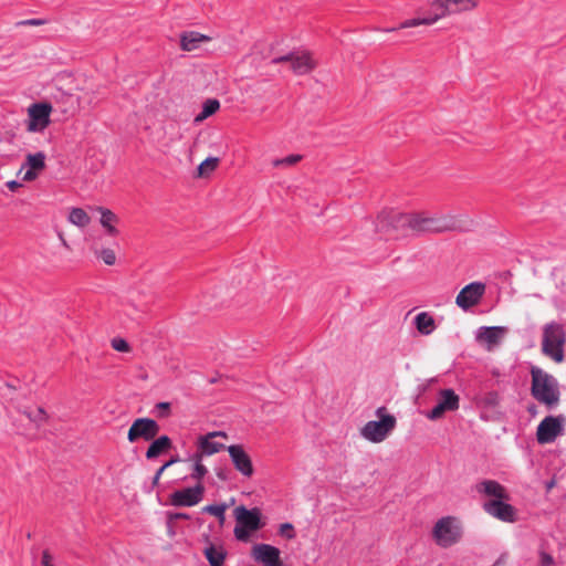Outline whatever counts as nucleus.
<instances>
[{
	"instance_id": "nucleus-1",
	"label": "nucleus",
	"mask_w": 566,
	"mask_h": 566,
	"mask_svg": "<svg viewBox=\"0 0 566 566\" xmlns=\"http://www.w3.org/2000/svg\"><path fill=\"white\" fill-rule=\"evenodd\" d=\"M412 234L467 230L472 226V221L465 216L437 214L426 211L412 212Z\"/></svg>"
},
{
	"instance_id": "nucleus-2",
	"label": "nucleus",
	"mask_w": 566,
	"mask_h": 566,
	"mask_svg": "<svg viewBox=\"0 0 566 566\" xmlns=\"http://www.w3.org/2000/svg\"><path fill=\"white\" fill-rule=\"evenodd\" d=\"M479 6L480 0H433L431 2V7L434 10L432 15L406 20L389 31L415 28L419 25H432L443 18L472 12L476 10Z\"/></svg>"
},
{
	"instance_id": "nucleus-3",
	"label": "nucleus",
	"mask_w": 566,
	"mask_h": 566,
	"mask_svg": "<svg viewBox=\"0 0 566 566\" xmlns=\"http://www.w3.org/2000/svg\"><path fill=\"white\" fill-rule=\"evenodd\" d=\"M532 396L542 405L551 408L558 405L560 400V391L557 379L544 369L532 366L531 368Z\"/></svg>"
},
{
	"instance_id": "nucleus-4",
	"label": "nucleus",
	"mask_w": 566,
	"mask_h": 566,
	"mask_svg": "<svg viewBox=\"0 0 566 566\" xmlns=\"http://www.w3.org/2000/svg\"><path fill=\"white\" fill-rule=\"evenodd\" d=\"M412 212L382 211L377 217L376 231L391 239L412 233Z\"/></svg>"
},
{
	"instance_id": "nucleus-5",
	"label": "nucleus",
	"mask_w": 566,
	"mask_h": 566,
	"mask_svg": "<svg viewBox=\"0 0 566 566\" xmlns=\"http://www.w3.org/2000/svg\"><path fill=\"white\" fill-rule=\"evenodd\" d=\"M565 344L566 333L560 324L551 322L544 325L541 344V349L544 356L548 357L556 364L563 363L565 359Z\"/></svg>"
},
{
	"instance_id": "nucleus-6",
	"label": "nucleus",
	"mask_w": 566,
	"mask_h": 566,
	"mask_svg": "<svg viewBox=\"0 0 566 566\" xmlns=\"http://www.w3.org/2000/svg\"><path fill=\"white\" fill-rule=\"evenodd\" d=\"M378 420H371L360 429V436L369 442L381 443L394 431L397 424L396 417L388 413L386 407L376 410Z\"/></svg>"
},
{
	"instance_id": "nucleus-7",
	"label": "nucleus",
	"mask_w": 566,
	"mask_h": 566,
	"mask_svg": "<svg viewBox=\"0 0 566 566\" xmlns=\"http://www.w3.org/2000/svg\"><path fill=\"white\" fill-rule=\"evenodd\" d=\"M235 527L234 536L237 539L247 542L251 533L261 528V514L258 509L248 510L245 506L234 509Z\"/></svg>"
},
{
	"instance_id": "nucleus-8",
	"label": "nucleus",
	"mask_w": 566,
	"mask_h": 566,
	"mask_svg": "<svg viewBox=\"0 0 566 566\" xmlns=\"http://www.w3.org/2000/svg\"><path fill=\"white\" fill-rule=\"evenodd\" d=\"M432 537L437 545L447 548L455 544L461 537V528L452 516L437 521L432 530Z\"/></svg>"
},
{
	"instance_id": "nucleus-9",
	"label": "nucleus",
	"mask_w": 566,
	"mask_h": 566,
	"mask_svg": "<svg viewBox=\"0 0 566 566\" xmlns=\"http://www.w3.org/2000/svg\"><path fill=\"white\" fill-rule=\"evenodd\" d=\"M273 64L289 63L290 69L296 75L311 73L317 65L311 52L296 51L272 60Z\"/></svg>"
},
{
	"instance_id": "nucleus-10",
	"label": "nucleus",
	"mask_w": 566,
	"mask_h": 566,
	"mask_svg": "<svg viewBox=\"0 0 566 566\" xmlns=\"http://www.w3.org/2000/svg\"><path fill=\"white\" fill-rule=\"evenodd\" d=\"M224 431H212L207 434L199 436L197 439L196 453L201 457H210L226 449L223 441L228 440Z\"/></svg>"
},
{
	"instance_id": "nucleus-11",
	"label": "nucleus",
	"mask_w": 566,
	"mask_h": 566,
	"mask_svg": "<svg viewBox=\"0 0 566 566\" xmlns=\"http://www.w3.org/2000/svg\"><path fill=\"white\" fill-rule=\"evenodd\" d=\"M159 430V424L154 419L137 418L128 429L127 440L130 443H134L139 439L150 441L158 434Z\"/></svg>"
},
{
	"instance_id": "nucleus-12",
	"label": "nucleus",
	"mask_w": 566,
	"mask_h": 566,
	"mask_svg": "<svg viewBox=\"0 0 566 566\" xmlns=\"http://www.w3.org/2000/svg\"><path fill=\"white\" fill-rule=\"evenodd\" d=\"M203 484L197 483L192 488H185L172 492L169 496V502L177 507H190L200 503L203 499Z\"/></svg>"
},
{
	"instance_id": "nucleus-13",
	"label": "nucleus",
	"mask_w": 566,
	"mask_h": 566,
	"mask_svg": "<svg viewBox=\"0 0 566 566\" xmlns=\"http://www.w3.org/2000/svg\"><path fill=\"white\" fill-rule=\"evenodd\" d=\"M563 420L562 416L545 417L538 424L536 430V439L539 444L552 443L563 433Z\"/></svg>"
},
{
	"instance_id": "nucleus-14",
	"label": "nucleus",
	"mask_w": 566,
	"mask_h": 566,
	"mask_svg": "<svg viewBox=\"0 0 566 566\" xmlns=\"http://www.w3.org/2000/svg\"><path fill=\"white\" fill-rule=\"evenodd\" d=\"M52 106L49 103H35L28 108V130L35 133L44 130L50 124Z\"/></svg>"
},
{
	"instance_id": "nucleus-15",
	"label": "nucleus",
	"mask_w": 566,
	"mask_h": 566,
	"mask_svg": "<svg viewBox=\"0 0 566 566\" xmlns=\"http://www.w3.org/2000/svg\"><path fill=\"white\" fill-rule=\"evenodd\" d=\"M485 293V284L472 282L465 285L457 295L455 304L463 311L478 305Z\"/></svg>"
},
{
	"instance_id": "nucleus-16",
	"label": "nucleus",
	"mask_w": 566,
	"mask_h": 566,
	"mask_svg": "<svg viewBox=\"0 0 566 566\" xmlns=\"http://www.w3.org/2000/svg\"><path fill=\"white\" fill-rule=\"evenodd\" d=\"M459 396L452 389H443L439 394L438 403L427 413L430 420L441 419L446 412L459 409Z\"/></svg>"
},
{
	"instance_id": "nucleus-17",
	"label": "nucleus",
	"mask_w": 566,
	"mask_h": 566,
	"mask_svg": "<svg viewBox=\"0 0 566 566\" xmlns=\"http://www.w3.org/2000/svg\"><path fill=\"white\" fill-rule=\"evenodd\" d=\"M234 469L245 478L254 473L252 460L241 444H232L227 448Z\"/></svg>"
},
{
	"instance_id": "nucleus-18",
	"label": "nucleus",
	"mask_w": 566,
	"mask_h": 566,
	"mask_svg": "<svg viewBox=\"0 0 566 566\" xmlns=\"http://www.w3.org/2000/svg\"><path fill=\"white\" fill-rule=\"evenodd\" d=\"M506 333L507 328L503 326L481 327L476 334V340L491 352L502 342Z\"/></svg>"
},
{
	"instance_id": "nucleus-19",
	"label": "nucleus",
	"mask_w": 566,
	"mask_h": 566,
	"mask_svg": "<svg viewBox=\"0 0 566 566\" xmlns=\"http://www.w3.org/2000/svg\"><path fill=\"white\" fill-rule=\"evenodd\" d=\"M506 500H490L483 504V510L491 516L503 522L515 521V509L505 503Z\"/></svg>"
},
{
	"instance_id": "nucleus-20",
	"label": "nucleus",
	"mask_w": 566,
	"mask_h": 566,
	"mask_svg": "<svg viewBox=\"0 0 566 566\" xmlns=\"http://www.w3.org/2000/svg\"><path fill=\"white\" fill-rule=\"evenodd\" d=\"M252 557L263 566H282L279 548L269 544L254 545Z\"/></svg>"
},
{
	"instance_id": "nucleus-21",
	"label": "nucleus",
	"mask_w": 566,
	"mask_h": 566,
	"mask_svg": "<svg viewBox=\"0 0 566 566\" xmlns=\"http://www.w3.org/2000/svg\"><path fill=\"white\" fill-rule=\"evenodd\" d=\"M478 493L491 497V500H509V494L503 485L494 480H483L475 485Z\"/></svg>"
},
{
	"instance_id": "nucleus-22",
	"label": "nucleus",
	"mask_w": 566,
	"mask_h": 566,
	"mask_svg": "<svg viewBox=\"0 0 566 566\" xmlns=\"http://www.w3.org/2000/svg\"><path fill=\"white\" fill-rule=\"evenodd\" d=\"M210 41V38L198 32H184L180 35V48L184 51H193L199 48L200 43Z\"/></svg>"
},
{
	"instance_id": "nucleus-23",
	"label": "nucleus",
	"mask_w": 566,
	"mask_h": 566,
	"mask_svg": "<svg viewBox=\"0 0 566 566\" xmlns=\"http://www.w3.org/2000/svg\"><path fill=\"white\" fill-rule=\"evenodd\" d=\"M203 555L210 566H223L228 553L222 545L209 544L205 547Z\"/></svg>"
},
{
	"instance_id": "nucleus-24",
	"label": "nucleus",
	"mask_w": 566,
	"mask_h": 566,
	"mask_svg": "<svg viewBox=\"0 0 566 566\" xmlns=\"http://www.w3.org/2000/svg\"><path fill=\"white\" fill-rule=\"evenodd\" d=\"M171 448V439L168 436H161L154 440L146 451L147 459H155Z\"/></svg>"
},
{
	"instance_id": "nucleus-25",
	"label": "nucleus",
	"mask_w": 566,
	"mask_h": 566,
	"mask_svg": "<svg viewBox=\"0 0 566 566\" xmlns=\"http://www.w3.org/2000/svg\"><path fill=\"white\" fill-rule=\"evenodd\" d=\"M101 213V224L109 235H117L118 230L116 224L118 223V217L109 209L99 207L97 209Z\"/></svg>"
},
{
	"instance_id": "nucleus-26",
	"label": "nucleus",
	"mask_w": 566,
	"mask_h": 566,
	"mask_svg": "<svg viewBox=\"0 0 566 566\" xmlns=\"http://www.w3.org/2000/svg\"><path fill=\"white\" fill-rule=\"evenodd\" d=\"M415 325L422 335H430L436 329L434 318L427 312H421L415 317Z\"/></svg>"
},
{
	"instance_id": "nucleus-27",
	"label": "nucleus",
	"mask_w": 566,
	"mask_h": 566,
	"mask_svg": "<svg viewBox=\"0 0 566 566\" xmlns=\"http://www.w3.org/2000/svg\"><path fill=\"white\" fill-rule=\"evenodd\" d=\"M67 220L75 227L86 228L91 223V217L82 208H72L70 210Z\"/></svg>"
},
{
	"instance_id": "nucleus-28",
	"label": "nucleus",
	"mask_w": 566,
	"mask_h": 566,
	"mask_svg": "<svg viewBox=\"0 0 566 566\" xmlns=\"http://www.w3.org/2000/svg\"><path fill=\"white\" fill-rule=\"evenodd\" d=\"M220 159L218 157L206 158L197 168L196 177L208 178L219 166Z\"/></svg>"
},
{
	"instance_id": "nucleus-29",
	"label": "nucleus",
	"mask_w": 566,
	"mask_h": 566,
	"mask_svg": "<svg viewBox=\"0 0 566 566\" xmlns=\"http://www.w3.org/2000/svg\"><path fill=\"white\" fill-rule=\"evenodd\" d=\"M220 108V102L216 98L207 99L202 105V111L195 117V123H201Z\"/></svg>"
},
{
	"instance_id": "nucleus-30",
	"label": "nucleus",
	"mask_w": 566,
	"mask_h": 566,
	"mask_svg": "<svg viewBox=\"0 0 566 566\" xmlns=\"http://www.w3.org/2000/svg\"><path fill=\"white\" fill-rule=\"evenodd\" d=\"M202 460L203 457L196 452L190 457V461L193 463V471L191 473V478L198 481V483H201V480L208 472L207 468L202 463Z\"/></svg>"
},
{
	"instance_id": "nucleus-31",
	"label": "nucleus",
	"mask_w": 566,
	"mask_h": 566,
	"mask_svg": "<svg viewBox=\"0 0 566 566\" xmlns=\"http://www.w3.org/2000/svg\"><path fill=\"white\" fill-rule=\"evenodd\" d=\"M27 165L30 169L41 171L45 167V155L43 153L29 154L27 156Z\"/></svg>"
},
{
	"instance_id": "nucleus-32",
	"label": "nucleus",
	"mask_w": 566,
	"mask_h": 566,
	"mask_svg": "<svg viewBox=\"0 0 566 566\" xmlns=\"http://www.w3.org/2000/svg\"><path fill=\"white\" fill-rule=\"evenodd\" d=\"M228 509L227 504H219V505H207L202 509L203 512L217 517L220 522V524L224 523L226 520V511Z\"/></svg>"
},
{
	"instance_id": "nucleus-33",
	"label": "nucleus",
	"mask_w": 566,
	"mask_h": 566,
	"mask_svg": "<svg viewBox=\"0 0 566 566\" xmlns=\"http://www.w3.org/2000/svg\"><path fill=\"white\" fill-rule=\"evenodd\" d=\"M23 413L38 427L43 424L48 420V415L43 408H38L34 412L25 410L23 411Z\"/></svg>"
},
{
	"instance_id": "nucleus-34",
	"label": "nucleus",
	"mask_w": 566,
	"mask_h": 566,
	"mask_svg": "<svg viewBox=\"0 0 566 566\" xmlns=\"http://www.w3.org/2000/svg\"><path fill=\"white\" fill-rule=\"evenodd\" d=\"M302 156L301 155H290L282 159H275L273 161L274 167H290L296 165L298 161H301Z\"/></svg>"
},
{
	"instance_id": "nucleus-35",
	"label": "nucleus",
	"mask_w": 566,
	"mask_h": 566,
	"mask_svg": "<svg viewBox=\"0 0 566 566\" xmlns=\"http://www.w3.org/2000/svg\"><path fill=\"white\" fill-rule=\"evenodd\" d=\"M97 255L107 265H113L116 262V254L112 249H103L97 253Z\"/></svg>"
},
{
	"instance_id": "nucleus-36",
	"label": "nucleus",
	"mask_w": 566,
	"mask_h": 566,
	"mask_svg": "<svg viewBox=\"0 0 566 566\" xmlns=\"http://www.w3.org/2000/svg\"><path fill=\"white\" fill-rule=\"evenodd\" d=\"M111 344L115 350L120 353H129L132 350L129 344L124 338H113Z\"/></svg>"
},
{
	"instance_id": "nucleus-37",
	"label": "nucleus",
	"mask_w": 566,
	"mask_h": 566,
	"mask_svg": "<svg viewBox=\"0 0 566 566\" xmlns=\"http://www.w3.org/2000/svg\"><path fill=\"white\" fill-rule=\"evenodd\" d=\"M483 401H484L485 406L496 407L500 402V397H499L497 392L491 391L485 395Z\"/></svg>"
},
{
	"instance_id": "nucleus-38",
	"label": "nucleus",
	"mask_w": 566,
	"mask_h": 566,
	"mask_svg": "<svg viewBox=\"0 0 566 566\" xmlns=\"http://www.w3.org/2000/svg\"><path fill=\"white\" fill-rule=\"evenodd\" d=\"M156 409L158 410L159 417L167 418L170 416V402H158L156 405Z\"/></svg>"
},
{
	"instance_id": "nucleus-39",
	"label": "nucleus",
	"mask_w": 566,
	"mask_h": 566,
	"mask_svg": "<svg viewBox=\"0 0 566 566\" xmlns=\"http://www.w3.org/2000/svg\"><path fill=\"white\" fill-rule=\"evenodd\" d=\"M280 533L287 538H293L295 536L293 525L290 523H284L280 527Z\"/></svg>"
},
{
	"instance_id": "nucleus-40",
	"label": "nucleus",
	"mask_w": 566,
	"mask_h": 566,
	"mask_svg": "<svg viewBox=\"0 0 566 566\" xmlns=\"http://www.w3.org/2000/svg\"><path fill=\"white\" fill-rule=\"evenodd\" d=\"M41 563L43 566H54L53 565V556L50 554L49 551H43Z\"/></svg>"
},
{
	"instance_id": "nucleus-41",
	"label": "nucleus",
	"mask_w": 566,
	"mask_h": 566,
	"mask_svg": "<svg viewBox=\"0 0 566 566\" xmlns=\"http://www.w3.org/2000/svg\"><path fill=\"white\" fill-rule=\"evenodd\" d=\"M36 177H38L36 170L29 169V170L24 174V176H23V180H24V181H32V180H34Z\"/></svg>"
},
{
	"instance_id": "nucleus-42",
	"label": "nucleus",
	"mask_w": 566,
	"mask_h": 566,
	"mask_svg": "<svg viewBox=\"0 0 566 566\" xmlns=\"http://www.w3.org/2000/svg\"><path fill=\"white\" fill-rule=\"evenodd\" d=\"M7 187L11 190V191H17L20 187H21V184L15 181V180H11V181H8L7 182Z\"/></svg>"
},
{
	"instance_id": "nucleus-43",
	"label": "nucleus",
	"mask_w": 566,
	"mask_h": 566,
	"mask_svg": "<svg viewBox=\"0 0 566 566\" xmlns=\"http://www.w3.org/2000/svg\"><path fill=\"white\" fill-rule=\"evenodd\" d=\"M181 518H189L188 514L186 513H171L169 514V520H181Z\"/></svg>"
},
{
	"instance_id": "nucleus-44",
	"label": "nucleus",
	"mask_w": 566,
	"mask_h": 566,
	"mask_svg": "<svg viewBox=\"0 0 566 566\" xmlns=\"http://www.w3.org/2000/svg\"><path fill=\"white\" fill-rule=\"evenodd\" d=\"M553 562L554 560H553V557L551 555L545 554V553L542 554V563H543V565L549 566V565L553 564Z\"/></svg>"
},
{
	"instance_id": "nucleus-45",
	"label": "nucleus",
	"mask_w": 566,
	"mask_h": 566,
	"mask_svg": "<svg viewBox=\"0 0 566 566\" xmlns=\"http://www.w3.org/2000/svg\"><path fill=\"white\" fill-rule=\"evenodd\" d=\"M493 566H506V558L504 556L500 557Z\"/></svg>"
},
{
	"instance_id": "nucleus-46",
	"label": "nucleus",
	"mask_w": 566,
	"mask_h": 566,
	"mask_svg": "<svg viewBox=\"0 0 566 566\" xmlns=\"http://www.w3.org/2000/svg\"><path fill=\"white\" fill-rule=\"evenodd\" d=\"M25 24L30 25H41L43 22L41 20L32 19L24 22Z\"/></svg>"
},
{
	"instance_id": "nucleus-47",
	"label": "nucleus",
	"mask_w": 566,
	"mask_h": 566,
	"mask_svg": "<svg viewBox=\"0 0 566 566\" xmlns=\"http://www.w3.org/2000/svg\"><path fill=\"white\" fill-rule=\"evenodd\" d=\"M178 461H179V459H178V458L170 459L169 461H167V462L165 463V467L169 468L170 465H172V464L177 463Z\"/></svg>"
},
{
	"instance_id": "nucleus-48",
	"label": "nucleus",
	"mask_w": 566,
	"mask_h": 566,
	"mask_svg": "<svg viewBox=\"0 0 566 566\" xmlns=\"http://www.w3.org/2000/svg\"><path fill=\"white\" fill-rule=\"evenodd\" d=\"M166 469H168V468H167V467H165V464H164V465H161V467L158 469V471H157L156 473H157L158 475H160V476H161V474H164V472L166 471Z\"/></svg>"
},
{
	"instance_id": "nucleus-49",
	"label": "nucleus",
	"mask_w": 566,
	"mask_h": 566,
	"mask_svg": "<svg viewBox=\"0 0 566 566\" xmlns=\"http://www.w3.org/2000/svg\"><path fill=\"white\" fill-rule=\"evenodd\" d=\"M159 479H160V475H158V474L156 473V474H155V476H154V481H153V483H154V484H157V483H158V481H159Z\"/></svg>"
}]
</instances>
